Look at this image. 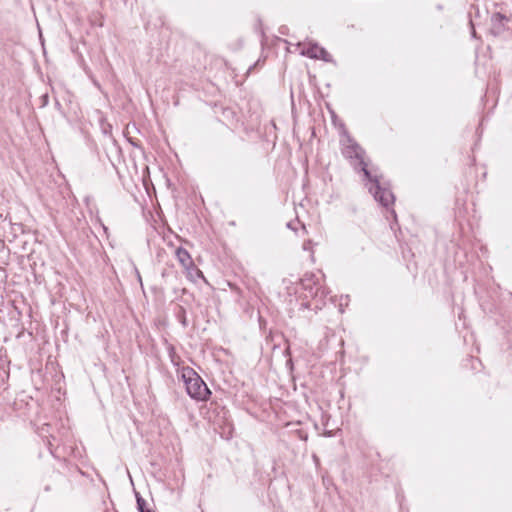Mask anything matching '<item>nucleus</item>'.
<instances>
[{
  "label": "nucleus",
  "mask_w": 512,
  "mask_h": 512,
  "mask_svg": "<svg viewBox=\"0 0 512 512\" xmlns=\"http://www.w3.org/2000/svg\"><path fill=\"white\" fill-rule=\"evenodd\" d=\"M300 54L311 59H320L328 63L333 62V58L328 51L317 43H309L307 47L301 50Z\"/></svg>",
  "instance_id": "4"
},
{
  "label": "nucleus",
  "mask_w": 512,
  "mask_h": 512,
  "mask_svg": "<svg viewBox=\"0 0 512 512\" xmlns=\"http://www.w3.org/2000/svg\"><path fill=\"white\" fill-rule=\"evenodd\" d=\"M176 257L179 261V263L183 266L184 269L188 268V266H191L193 263V260L191 258V255L189 252L183 248L178 247L175 251Z\"/></svg>",
  "instance_id": "7"
},
{
  "label": "nucleus",
  "mask_w": 512,
  "mask_h": 512,
  "mask_svg": "<svg viewBox=\"0 0 512 512\" xmlns=\"http://www.w3.org/2000/svg\"><path fill=\"white\" fill-rule=\"evenodd\" d=\"M145 512H154V511H153V510H151V509H149V510H147V511H145Z\"/></svg>",
  "instance_id": "21"
},
{
  "label": "nucleus",
  "mask_w": 512,
  "mask_h": 512,
  "mask_svg": "<svg viewBox=\"0 0 512 512\" xmlns=\"http://www.w3.org/2000/svg\"><path fill=\"white\" fill-rule=\"evenodd\" d=\"M129 142H130L134 147H139L138 142L133 141L132 139H129Z\"/></svg>",
  "instance_id": "15"
},
{
  "label": "nucleus",
  "mask_w": 512,
  "mask_h": 512,
  "mask_svg": "<svg viewBox=\"0 0 512 512\" xmlns=\"http://www.w3.org/2000/svg\"><path fill=\"white\" fill-rule=\"evenodd\" d=\"M287 226H288V228H292L291 223H288Z\"/></svg>",
  "instance_id": "20"
},
{
  "label": "nucleus",
  "mask_w": 512,
  "mask_h": 512,
  "mask_svg": "<svg viewBox=\"0 0 512 512\" xmlns=\"http://www.w3.org/2000/svg\"><path fill=\"white\" fill-rule=\"evenodd\" d=\"M348 144L343 148L342 154L346 159H349L354 169L362 171L365 179L372 180V174L367 169V164L364 160L365 150L350 136L347 137Z\"/></svg>",
  "instance_id": "2"
},
{
  "label": "nucleus",
  "mask_w": 512,
  "mask_h": 512,
  "mask_svg": "<svg viewBox=\"0 0 512 512\" xmlns=\"http://www.w3.org/2000/svg\"><path fill=\"white\" fill-rule=\"evenodd\" d=\"M174 313H175L176 319L180 322V324L183 326V328L188 327V320L186 317V309L183 306L178 305L176 307Z\"/></svg>",
  "instance_id": "9"
},
{
  "label": "nucleus",
  "mask_w": 512,
  "mask_h": 512,
  "mask_svg": "<svg viewBox=\"0 0 512 512\" xmlns=\"http://www.w3.org/2000/svg\"><path fill=\"white\" fill-rule=\"evenodd\" d=\"M469 17H470L469 23H470V26H471V36L473 38H477L475 27H474V24L472 22L471 16L469 15Z\"/></svg>",
  "instance_id": "13"
},
{
  "label": "nucleus",
  "mask_w": 512,
  "mask_h": 512,
  "mask_svg": "<svg viewBox=\"0 0 512 512\" xmlns=\"http://www.w3.org/2000/svg\"><path fill=\"white\" fill-rule=\"evenodd\" d=\"M48 103H49V95L47 93H45L40 97V107L43 108V107L47 106Z\"/></svg>",
  "instance_id": "12"
},
{
  "label": "nucleus",
  "mask_w": 512,
  "mask_h": 512,
  "mask_svg": "<svg viewBox=\"0 0 512 512\" xmlns=\"http://www.w3.org/2000/svg\"><path fill=\"white\" fill-rule=\"evenodd\" d=\"M302 289L305 291V297L317 298L320 292V283L314 274H305L300 279Z\"/></svg>",
  "instance_id": "5"
},
{
  "label": "nucleus",
  "mask_w": 512,
  "mask_h": 512,
  "mask_svg": "<svg viewBox=\"0 0 512 512\" xmlns=\"http://www.w3.org/2000/svg\"><path fill=\"white\" fill-rule=\"evenodd\" d=\"M44 490H45V491H50V490H51V488H50V486H49V485H47V486H45Z\"/></svg>",
  "instance_id": "17"
},
{
  "label": "nucleus",
  "mask_w": 512,
  "mask_h": 512,
  "mask_svg": "<svg viewBox=\"0 0 512 512\" xmlns=\"http://www.w3.org/2000/svg\"><path fill=\"white\" fill-rule=\"evenodd\" d=\"M172 353H174V348L170 347V355H172Z\"/></svg>",
  "instance_id": "19"
},
{
  "label": "nucleus",
  "mask_w": 512,
  "mask_h": 512,
  "mask_svg": "<svg viewBox=\"0 0 512 512\" xmlns=\"http://www.w3.org/2000/svg\"><path fill=\"white\" fill-rule=\"evenodd\" d=\"M187 278L193 282H196L197 279L202 278L204 279L203 272L194 264L192 263L191 266H188V268L185 269Z\"/></svg>",
  "instance_id": "8"
},
{
  "label": "nucleus",
  "mask_w": 512,
  "mask_h": 512,
  "mask_svg": "<svg viewBox=\"0 0 512 512\" xmlns=\"http://www.w3.org/2000/svg\"><path fill=\"white\" fill-rule=\"evenodd\" d=\"M509 19L502 13L496 12L491 17V33L495 36L502 34L506 30V23Z\"/></svg>",
  "instance_id": "6"
},
{
  "label": "nucleus",
  "mask_w": 512,
  "mask_h": 512,
  "mask_svg": "<svg viewBox=\"0 0 512 512\" xmlns=\"http://www.w3.org/2000/svg\"><path fill=\"white\" fill-rule=\"evenodd\" d=\"M55 106L57 109H60L61 108V104L58 100L55 101Z\"/></svg>",
  "instance_id": "16"
},
{
  "label": "nucleus",
  "mask_w": 512,
  "mask_h": 512,
  "mask_svg": "<svg viewBox=\"0 0 512 512\" xmlns=\"http://www.w3.org/2000/svg\"><path fill=\"white\" fill-rule=\"evenodd\" d=\"M369 191L373 193L374 199L379 202L383 207H388L394 203L395 197L393 193L386 188L381 187L379 179L372 175V180Z\"/></svg>",
  "instance_id": "3"
},
{
  "label": "nucleus",
  "mask_w": 512,
  "mask_h": 512,
  "mask_svg": "<svg viewBox=\"0 0 512 512\" xmlns=\"http://www.w3.org/2000/svg\"><path fill=\"white\" fill-rule=\"evenodd\" d=\"M180 377L190 398L197 402H206L209 400L212 392L193 368L189 366L182 367Z\"/></svg>",
  "instance_id": "1"
},
{
  "label": "nucleus",
  "mask_w": 512,
  "mask_h": 512,
  "mask_svg": "<svg viewBox=\"0 0 512 512\" xmlns=\"http://www.w3.org/2000/svg\"><path fill=\"white\" fill-rule=\"evenodd\" d=\"M137 275H138V279H139L140 283L142 284V279H141L139 272H137Z\"/></svg>",
  "instance_id": "18"
},
{
  "label": "nucleus",
  "mask_w": 512,
  "mask_h": 512,
  "mask_svg": "<svg viewBox=\"0 0 512 512\" xmlns=\"http://www.w3.org/2000/svg\"><path fill=\"white\" fill-rule=\"evenodd\" d=\"M327 295H328V291L320 285V292L316 299H318L319 302L324 304V300L327 297Z\"/></svg>",
  "instance_id": "11"
},
{
  "label": "nucleus",
  "mask_w": 512,
  "mask_h": 512,
  "mask_svg": "<svg viewBox=\"0 0 512 512\" xmlns=\"http://www.w3.org/2000/svg\"><path fill=\"white\" fill-rule=\"evenodd\" d=\"M310 244H311V241H310V240H309V241H307V242H304V244H303V249H304V250H308V249H309V245H310Z\"/></svg>",
  "instance_id": "14"
},
{
  "label": "nucleus",
  "mask_w": 512,
  "mask_h": 512,
  "mask_svg": "<svg viewBox=\"0 0 512 512\" xmlns=\"http://www.w3.org/2000/svg\"><path fill=\"white\" fill-rule=\"evenodd\" d=\"M135 497H136L137 510L139 512H145V511L149 510V508H147L146 500L140 495L139 492L135 491Z\"/></svg>",
  "instance_id": "10"
}]
</instances>
